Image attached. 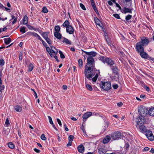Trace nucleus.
<instances>
[{
  "label": "nucleus",
  "mask_w": 154,
  "mask_h": 154,
  "mask_svg": "<svg viewBox=\"0 0 154 154\" xmlns=\"http://www.w3.org/2000/svg\"><path fill=\"white\" fill-rule=\"evenodd\" d=\"M132 17V16L131 15L128 14V15L125 17V20L127 21L128 20L130 19Z\"/></svg>",
  "instance_id": "obj_39"
},
{
  "label": "nucleus",
  "mask_w": 154,
  "mask_h": 154,
  "mask_svg": "<svg viewBox=\"0 0 154 154\" xmlns=\"http://www.w3.org/2000/svg\"><path fill=\"white\" fill-rule=\"evenodd\" d=\"M132 9L126 7H124L122 9V13L124 14H126L127 13H132Z\"/></svg>",
  "instance_id": "obj_13"
},
{
  "label": "nucleus",
  "mask_w": 154,
  "mask_h": 154,
  "mask_svg": "<svg viewBox=\"0 0 154 154\" xmlns=\"http://www.w3.org/2000/svg\"><path fill=\"white\" fill-rule=\"evenodd\" d=\"M28 22V17L27 16L25 15L23 18V24L26 25L27 24Z\"/></svg>",
  "instance_id": "obj_22"
},
{
  "label": "nucleus",
  "mask_w": 154,
  "mask_h": 154,
  "mask_svg": "<svg viewBox=\"0 0 154 154\" xmlns=\"http://www.w3.org/2000/svg\"><path fill=\"white\" fill-rule=\"evenodd\" d=\"M15 110L17 112H20L22 110V108L21 106L18 105H17L14 107Z\"/></svg>",
  "instance_id": "obj_26"
},
{
  "label": "nucleus",
  "mask_w": 154,
  "mask_h": 154,
  "mask_svg": "<svg viewBox=\"0 0 154 154\" xmlns=\"http://www.w3.org/2000/svg\"><path fill=\"white\" fill-rule=\"evenodd\" d=\"M45 39L49 45L51 44L52 42L50 38H48Z\"/></svg>",
  "instance_id": "obj_36"
},
{
  "label": "nucleus",
  "mask_w": 154,
  "mask_h": 154,
  "mask_svg": "<svg viewBox=\"0 0 154 154\" xmlns=\"http://www.w3.org/2000/svg\"><path fill=\"white\" fill-rule=\"evenodd\" d=\"M113 88L114 89H116L118 87V85L117 84L113 85H112Z\"/></svg>",
  "instance_id": "obj_57"
},
{
  "label": "nucleus",
  "mask_w": 154,
  "mask_h": 154,
  "mask_svg": "<svg viewBox=\"0 0 154 154\" xmlns=\"http://www.w3.org/2000/svg\"><path fill=\"white\" fill-rule=\"evenodd\" d=\"M74 138V136L72 135H70L68 137L69 141H72Z\"/></svg>",
  "instance_id": "obj_43"
},
{
  "label": "nucleus",
  "mask_w": 154,
  "mask_h": 154,
  "mask_svg": "<svg viewBox=\"0 0 154 154\" xmlns=\"http://www.w3.org/2000/svg\"><path fill=\"white\" fill-rule=\"evenodd\" d=\"M92 115V112H87L83 115L82 118L84 119H87L89 117L91 116Z\"/></svg>",
  "instance_id": "obj_11"
},
{
  "label": "nucleus",
  "mask_w": 154,
  "mask_h": 154,
  "mask_svg": "<svg viewBox=\"0 0 154 154\" xmlns=\"http://www.w3.org/2000/svg\"><path fill=\"white\" fill-rule=\"evenodd\" d=\"M146 135L148 139L151 140H153L154 139V136L153 135L152 132L150 131L146 132Z\"/></svg>",
  "instance_id": "obj_8"
},
{
  "label": "nucleus",
  "mask_w": 154,
  "mask_h": 154,
  "mask_svg": "<svg viewBox=\"0 0 154 154\" xmlns=\"http://www.w3.org/2000/svg\"><path fill=\"white\" fill-rule=\"evenodd\" d=\"M130 145L128 143H126L125 146V148L126 149V150H128L129 147Z\"/></svg>",
  "instance_id": "obj_42"
},
{
  "label": "nucleus",
  "mask_w": 154,
  "mask_h": 154,
  "mask_svg": "<svg viewBox=\"0 0 154 154\" xmlns=\"http://www.w3.org/2000/svg\"><path fill=\"white\" fill-rule=\"evenodd\" d=\"M138 112L140 116H143L144 117L145 116L148 112V111L147 108L143 106L139 108Z\"/></svg>",
  "instance_id": "obj_4"
},
{
  "label": "nucleus",
  "mask_w": 154,
  "mask_h": 154,
  "mask_svg": "<svg viewBox=\"0 0 154 154\" xmlns=\"http://www.w3.org/2000/svg\"><path fill=\"white\" fill-rule=\"evenodd\" d=\"M5 43L6 45H8L11 42V39L10 38H8L4 39Z\"/></svg>",
  "instance_id": "obj_24"
},
{
  "label": "nucleus",
  "mask_w": 154,
  "mask_h": 154,
  "mask_svg": "<svg viewBox=\"0 0 154 154\" xmlns=\"http://www.w3.org/2000/svg\"><path fill=\"white\" fill-rule=\"evenodd\" d=\"M83 51L86 54L90 56H91V57H95L97 55V53L94 51L89 52H86L84 51Z\"/></svg>",
  "instance_id": "obj_14"
},
{
  "label": "nucleus",
  "mask_w": 154,
  "mask_h": 154,
  "mask_svg": "<svg viewBox=\"0 0 154 154\" xmlns=\"http://www.w3.org/2000/svg\"><path fill=\"white\" fill-rule=\"evenodd\" d=\"M22 56L23 54L21 52L20 53L19 55V60H21L22 59Z\"/></svg>",
  "instance_id": "obj_54"
},
{
  "label": "nucleus",
  "mask_w": 154,
  "mask_h": 154,
  "mask_svg": "<svg viewBox=\"0 0 154 154\" xmlns=\"http://www.w3.org/2000/svg\"><path fill=\"white\" fill-rule=\"evenodd\" d=\"M105 63H107L110 66H113L114 64L113 60L111 58L109 57H106L105 58Z\"/></svg>",
  "instance_id": "obj_9"
},
{
  "label": "nucleus",
  "mask_w": 154,
  "mask_h": 154,
  "mask_svg": "<svg viewBox=\"0 0 154 154\" xmlns=\"http://www.w3.org/2000/svg\"><path fill=\"white\" fill-rule=\"evenodd\" d=\"M94 20L95 23L97 25H98L99 26L101 27V26L100 25V22L97 17H95L94 18Z\"/></svg>",
  "instance_id": "obj_23"
},
{
  "label": "nucleus",
  "mask_w": 154,
  "mask_h": 154,
  "mask_svg": "<svg viewBox=\"0 0 154 154\" xmlns=\"http://www.w3.org/2000/svg\"><path fill=\"white\" fill-rule=\"evenodd\" d=\"M41 138L42 140H45L46 139V137H45L44 134H42L41 136Z\"/></svg>",
  "instance_id": "obj_41"
},
{
  "label": "nucleus",
  "mask_w": 154,
  "mask_h": 154,
  "mask_svg": "<svg viewBox=\"0 0 154 154\" xmlns=\"http://www.w3.org/2000/svg\"><path fill=\"white\" fill-rule=\"evenodd\" d=\"M26 28L25 27H21L20 28V31L21 32H22L23 33H24L26 32L25 31Z\"/></svg>",
  "instance_id": "obj_35"
},
{
  "label": "nucleus",
  "mask_w": 154,
  "mask_h": 154,
  "mask_svg": "<svg viewBox=\"0 0 154 154\" xmlns=\"http://www.w3.org/2000/svg\"><path fill=\"white\" fill-rule=\"evenodd\" d=\"M106 57H105L103 56H100L99 57V59L102 61L103 62L105 63V58Z\"/></svg>",
  "instance_id": "obj_33"
},
{
  "label": "nucleus",
  "mask_w": 154,
  "mask_h": 154,
  "mask_svg": "<svg viewBox=\"0 0 154 154\" xmlns=\"http://www.w3.org/2000/svg\"><path fill=\"white\" fill-rule=\"evenodd\" d=\"M48 11V10L46 7H44L43 8L42 12L44 13H47Z\"/></svg>",
  "instance_id": "obj_38"
},
{
  "label": "nucleus",
  "mask_w": 154,
  "mask_h": 154,
  "mask_svg": "<svg viewBox=\"0 0 154 154\" xmlns=\"http://www.w3.org/2000/svg\"><path fill=\"white\" fill-rule=\"evenodd\" d=\"M17 18H15V19H14V20L12 22V24H14L17 21Z\"/></svg>",
  "instance_id": "obj_64"
},
{
  "label": "nucleus",
  "mask_w": 154,
  "mask_h": 154,
  "mask_svg": "<svg viewBox=\"0 0 154 154\" xmlns=\"http://www.w3.org/2000/svg\"><path fill=\"white\" fill-rule=\"evenodd\" d=\"M46 48L47 51L49 54L51 56V57H53V55H52V54L51 50L50 49V48L49 47H48L47 46V47H46Z\"/></svg>",
  "instance_id": "obj_29"
},
{
  "label": "nucleus",
  "mask_w": 154,
  "mask_h": 154,
  "mask_svg": "<svg viewBox=\"0 0 154 154\" xmlns=\"http://www.w3.org/2000/svg\"><path fill=\"white\" fill-rule=\"evenodd\" d=\"M78 62L79 66L80 67H81V66H82L83 63L82 60V59H79V60Z\"/></svg>",
  "instance_id": "obj_40"
},
{
  "label": "nucleus",
  "mask_w": 154,
  "mask_h": 154,
  "mask_svg": "<svg viewBox=\"0 0 154 154\" xmlns=\"http://www.w3.org/2000/svg\"><path fill=\"white\" fill-rule=\"evenodd\" d=\"M122 137V134L120 132L117 131L115 132L111 135V138L113 140H117Z\"/></svg>",
  "instance_id": "obj_5"
},
{
  "label": "nucleus",
  "mask_w": 154,
  "mask_h": 154,
  "mask_svg": "<svg viewBox=\"0 0 154 154\" xmlns=\"http://www.w3.org/2000/svg\"><path fill=\"white\" fill-rule=\"evenodd\" d=\"M143 45L141 44L140 42H138L136 45V51L139 53L143 52L144 51V48L143 47Z\"/></svg>",
  "instance_id": "obj_6"
},
{
  "label": "nucleus",
  "mask_w": 154,
  "mask_h": 154,
  "mask_svg": "<svg viewBox=\"0 0 154 154\" xmlns=\"http://www.w3.org/2000/svg\"><path fill=\"white\" fill-rule=\"evenodd\" d=\"M98 152L100 154H104L106 152V151L105 149L101 148L98 149Z\"/></svg>",
  "instance_id": "obj_25"
},
{
  "label": "nucleus",
  "mask_w": 154,
  "mask_h": 154,
  "mask_svg": "<svg viewBox=\"0 0 154 154\" xmlns=\"http://www.w3.org/2000/svg\"><path fill=\"white\" fill-rule=\"evenodd\" d=\"M48 117L49 119V122L51 124H53V122L52 121V119L51 118L50 116H48Z\"/></svg>",
  "instance_id": "obj_47"
},
{
  "label": "nucleus",
  "mask_w": 154,
  "mask_h": 154,
  "mask_svg": "<svg viewBox=\"0 0 154 154\" xmlns=\"http://www.w3.org/2000/svg\"><path fill=\"white\" fill-rule=\"evenodd\" d=\"M100 85L102 89L105 91L109 90L111 88V84L109 82H101Z\"/></svg>",
  "instance_id": "obj_2"
},
{
  "label": "nucleus",
  "mask_w": 154,
  "mask_h": 154,
  "mask_svg": "<svg viewBox=\"0 0 154 154\" xmlns=\"http://www.w3.org/2000/svg\"><path fill=\"white\" fill-rule=\"evenodd\" d=\"M123 105V103L121 102H120L117 103V105L118 106L120 107Z\"/></svg>",
  "instance_id": "obj_58"
},
{
  "label": "nucleus",
  "mask_w": 154,
  "mask_h": 154,
  "mask_svg": "<svg viewBox=\"0 0 154 154\" xmlns=\"http://www.w3.org/2000/svg\"><path fill=\"white\" fill-rule=\"evenodd\" d=\"M83 132L85 134H84L85 135H87V134H86V131L85 129L84 128H81Z\"/></svg>",
  "instance_id": "obj_63"
},
{
  "label": "nucleus",
  "mask_w": 154,
  "mask_h": 154,
  "mask_svg": "<svg viewBox=\"0 0 154 154\" xmlns=\"http://www.w3.org/2000/svg\"><path fill=\"white\" fill-rule=\"evenodd\" d=\"M51 52H52V53H54L55 54H57L58 52V51L57 50H56V51H54L52 49V48L51 49Z\"/></svg>",
  "instance_id": "obj_60"
},
{
  "label": "nucleus",
  "mask_w": 154,
  "mask_h": 154,
  "mask_svg": "<svg viewBox=\"0 0 154 154\" xmlns=\"http://www.w3.org/2000/svg\"><path fill=\"white\" fill-rule=\"evenodd\" d=\"M143 85L144 86V88L146 89V91H149V87L147 86H146L145 85L144 83H143Z\"/></svg>",
  "instance_id": "obj_44"
},
{
  "label": "nucleus",
  "mask_w": 154,
  "mask_h": 154,
  "mask_svg": "<svg viewBox=\"0 0 154 154\" xmlns=\"http://www.w3.org/2000/svg\"><path fill=\"white\" fill-rule=\"evenodd\" d=\"M111 138L109 136H106L103 139V143H108L110 140Z\"/></svg>",
  "instance_id": "obj_17"
},
{
  "label": "nucleus",
  "mask_w": 154,
  "mask_h": 154,
  "mask_svg": "<svg viewBox=\"0 0 154 154\" xmlns=\"http://www.w3.org/2000/svg\"><path fill=\"white\" fill-rule=\"evenodd\" d=\"M49 32H43L42 34H41V35H42V37L45 39L47 38H48V35L49 33Z\"/></svg>",
  "instance_id": "obj_21"
},
{
  "label": "nucleus",
  "mask_w": 154,
  "mask_h": 154,
  "mask_svg": "<svg viewBox=\"0 0 154 154\" xmlns=\"http://www.w3.org/2000/svg\"><path fill=\"white\" fill-rule=\"evenodd\" d=\"M59 53L60 54V57L62 59H64L65 58V57L64 55L63 54V52L59 50Z\"/></svg>",
  "instance_id": "obj_37"
},
{
  "label": "nucleus",
  "mask_w": 154,
  "mask_h": 154,
  "mask_svg": "<svg viewBox=\"0 0 154 154\" xmlns=\"http://www.w3.org/2000/svg\"><path fill=\"white\" fill-rule=\"evenodd\" d=\"M78 151L80 153H82L85 150V148L81 144L78 146L77 148Z\"/></svg>",
  "instance_id": "obj_15"
},
{
  "label": "nucleus",
  "mask_w": 154,
  "mask_h": 154,
  "mask_svg": "<svg viewBox=\"0 0 154 154\" xmlns=\"http://www.w3.org/2000/svg\"><path fill=\"white\" fill-rule=\"evenodd\" d=\"M38 40L40 41L42 40V38L40 36L37 34L36 37Z\"/></svg>",
  "instance_id": "obj_61"
},
{
  "label": "nucleus",
  "mask_w": 154,
  "mask_h": 154,
  "mask_svg": "<svg viewBox=\"0 0 154 154\" xmlns=\"http://www.w3.org/2000/svg\"><path fill=\"white\" fill-rule=\"evenodd\" d=\"M111 67V69L114 73L115 74H117L118 72V69L117 68L116 65H113L110 66Z\"/></svg>",
  "instance_id": "obj_16"
},
{
  "label": "nucleus",
  "mask_w": 154,
  "mask_h": 154,
  "mask_svg": "<svg viewBox=\"0 0 154 154\" xmlns=\"http://www.w3.org/2000/svg\"><path fill=\"white\" fill-rule=\"evenodd\" d=\"M149 42V40L148 38L144 37L142 38L141 41L139 42H140L141 44L143 46L147 45Z\"/></svg>",
  "instance_id": "obj_7"
},
{
  "label": "nucleus",
  "mask_w": 154,
  "mask_h": 154,
  "mask_svg": "<svg viewBox=\"0 0 154 154\" xmlns=\"http://www.w3.org/2000/svg\"><path fill=\"white\" fill-rule=\"evenodd\" d=\"M54 29L55 32H59L60 30V27L59 26H56L55 27Z\"/></svg>",
  "instance_id": "obj_32"
},
{
  "label": "nucleus",
  "mask_w": 154,
  "mask_h": 154,
  "mask_svg": "<svg viewBox=\"0 0 154 154\" xmlns=\"http://www.w3.org/2000/svg\"><path fill=\"white\" fill-rule=\"evenodd\" d=\"M138 128L141 132H146L147 131L146 128L143 124L139 126Z\"/></svg>",
  "instance_id": "obj_12"
},
{
  "label": "nucleus",
  "mask_w": 154,
  "mask_h": 154,
  "mask_svg": "<svg viewBox=\"0 0 154 154\" xmlns=\"http://www.w3.org/2000/svg\"><path fill=\"white\" fill-rule=\"evenodd\" d=\"M8 146L11 149H13L14 148V145L12 142H10L8 143Z\"/></svg>",
  "instance_id": "obj_31"
},
{
  "label": "nucleus",
  "mask_w": 154,
  "mask_h": 154,
  "mask_svg": "<svg viewBox=\"0 0 154 154\" xmlns=\"http://www.w3.org/2000/svg\"><path fill=\"white\" fill-rule=\"evenodd\" d=\"M26 26H27V27L30 30H32V29H34L33 28L32 26H30V25H29V24H26Z\"/></svg>",
  "instance_id": "obj_52"
},
{
  "label": "nucleus",
  "mask_w": 154,
  "mask_h": 154,
  "mask_svg": "<svg viewBox=\"0 0 154 154\" xmlns=\"http://www.w3.org/2000/svg\"><path fill=\"white\" fill-rule=\"evenodd\" d=\"M70 23L69 21L66 20L63 23V26L64 27H68L69 26H70Z\"/></svg>",
  "instance_id": "obj_28"
},
{
  "label": "nucleus",
  "mask_w": 154,
  "mask_h": 154,
  "mask_svg": "<svg viewBox=\"0 0 154 154\" xmlns=\"http://www.w3.org/2000/svg\"><path fill=\"white\" fill-rule=\"evenodd\" d=\"M33 69V64L30 63L29 65V71L31 72Z\"/></svg>",
  "instance_id": "obj_30"
},
{
  "label": "nucleus",
  "mask_w": 154,
  "mask_h": 154,
  "mask_svg": "<svg viewBox=\"0 0 154 154\" xmlns=\"http://www.w3.org/2000/svg\"><path fill=\"white\" fill-rule=\"evenodd\" d=\"M62 42L63 43L65 42L67 44H71V41L69 40L68 39L64 37L63 38V40L62 41Z\"/></svg>",
  "instance_id": "obj_27"
},
{
  "label": "nucleus",
  "mask_w": 154,
  "mask_h": 154,
  "mask_svg": "<svg viewBox=\"0 0 154 154\" xmlns=\"http://www.w3.org/2000/svg\"><path fill=\"white\" fill-rule=\"evenodd\" d=\"M145 122V118L143 116H139L136 118V122L137 123L136 127L138 128L139 126L144 124Z\"/></svg>",
  "instance_id": "obj_3"
},
{
  "label": "nucleus",
  "mask_w": 154,
  "mask_h": 154,
  "mask_svg": "<svg viewBox=\"0 0 154 154\" xmlns=\"http://www.w3.org/2000/svg\"><path fill=\"white\" fill-rule=\"evenodd\" d=\"M149 114L151 116H154V107L151 108L148 111Z\"/></svg>",
  "instance_id": "obj_20"
},
{
  "label": "nucleus",
  "mask_w": 154,
  "mask_h": 154,
  "mask_svg": "<svg viewBox=\"0 0 154 154\" xmlns=\"http://www.w3.org/2000/svg\"><path fill=\"white\" fill-rule=\"evenodd\" d=\"M106 42H107V44H108V45L109 46H111V42H110L109 41V39H106Z\"/></svg>",
  "instance_id": "obj_56"
},
{
  "label": "nucleus",
  "mask_w": 154,
  "mask_h": 154,
  "mask_svg": "<svg viewBox=\"0 0 154 154\" xmlns=\"http://www.w3.org/2000/svg\"><path fill=\"white\" fill-rule=\"evenodd\" d=\"M72 141H69L68 143L67 144L66 146H69L72 145Z\"/></svg>",
  "instance_id": "obj_59"
},
{
  "label": "nucleus",
  "mask_w": 154,
  "mask_h": 154,
  "mask_svg": "<svg viewBox=\"0 0 154 154\" xmlns=\"http://www.w3.org/2000/svg\"><path fill=\"white\" fill-rule=\"evenodd\" d=\"M80 5L81 8L84 10H86L85 6L82 3H80Z\"/></svg>",
  "instance_id": "obj_48"
},
{
  "label": "nucleus",
  "mask_w": 154,
  "mask_h": 154,
  "mask_svg": "<svg viewBox=\"0 0 154 154\" xmlns=\"http://www.w3.org/2000/svg\"><path fill=\"white\" fill-rule=\"evenodd\" d=\"M86 86L87 88L90 91H92V88L91 86L89 84H86Z\"/></svg>",
  "instance_id": "obj_34"
},
{
  "label": "nucleus",
  "mask_w": 154,
  "mask_h": 154,
  "mask_svg": "<svg viewBox=\"0 0 154 154\" xmlns=\"http://www.w3.org/2000/svg\"><path fill=\"white\" fill-rule=\"evenodd\" d=\"M140 56L143 58L145 59H147L148 57V54L145 52H141L140 53Z\"/></svg>",
  "instance_id": "obj_18"
},
{
  "label": "nucleus",
  "mask_w": 154,
  "mask_h": 154,
  "mask_svg": "<svg viewBox=\"0 0 154 154\" xmlns=\"http://www.w3.org/2000/svg\"><path fill=\"white\" fill-rule=\"evenodd\" d=\"M54 35L55 37L58 39H60L61 38L62 35L59 32H54Z\"/></svg>",
  "instance_id": "obj_19"
},
{
  "label": "nucleus",
  "mask_w": 154,
  "mask_h": 154,
  "mask_svg": "<svg viewBox=\"0 0 154 154\" xmlns=\"http://www.w3.org/2000/svg\"><path fill=\"white\" fill-rule=\"evenodd\" d=\"M87 60V62L85 66V73L87 78L89 79L94 75L95 71L97 70L95 68L94 60L92 57H89Z\"/></svg>",
  "instance_id": "obj_1"
},
{
  "label": "nucleus",
  "mask_w": 154,
  "mask_h": 154,
  "mask_svg": "<svg viewBox=\"0 0 154 154\" xmlns=\"http://www.w3.org/2000/svg\"><path fill=\"white\" fill-rule=\"evenodd\" d=\"M9 124V120L8 119H7L5 121V124L6 125V127H8V125Z\"/></svg>",
  "instance_id": "obj_50"
},
{
  "label": "nucleus",
  "mask_w": 154,
  "mask_h": 154,
  "mask_svg": "<svg viewBox=\"0 0 154 154\" xmlns=\"http://www.w3.org/2000/svg\"><path fill=\"white\" fill-rule=\"evenodd\" d=\"M40 41H42L43 45L45 47H47V43L44 41H43L42 39V40H41Z\"/></svg>",
  "instance_id": "obj_53"
},
{
  "label": "nucleus",
  "mask_w": 154,
  "mask_h": 154,
  "mask_svg": "<svg viewBox=\"0 0 154 154\" xmlns=\"http://www.w3.org/2000/svg\"><path fill=\"white\" fill-rule=\"evenodd\" d=\"M5 88V86L4 85H2V84H0V92H2V91Z\"/></svg>",
  "instance_id": "obj_45"
},
{
  "label": "nucleus",
  "mask_w": 154,
  "mask_h": 154,
  "mask_svg": "<svg viewBox=\"0 0 154 154\" xmlns=\"http://www.w3.org/2000/svg\"><path fill=\"white\" fill-rule=\"evenodd\" d=\"M34 150L35 152L37 153H39L40 152V150L39 149H38L36 148H35L34 149Z\"/></svg>",
  "instance_id": "obj_62"
},
{
  "label": "nucleus",
  "mask_w": 154,
  "mask_h": 154,
  "mask_svg": "<svg viewBox=\"0 0 154 154\" xmlns=\"http://www.w3.org/2000/svg\"><path fill=\"white\" fill-rule=\"evenodd\" d=\"M5 64V61L3 59L0 60V65L3 66Z\"/></svg>",
  "instance_id": "obj_49"
},
{
  "label": "nucleus",
  "mask_w": 154,
  "mask_h": 154,
  "mask_svg": "<svg viewBox=\"0 0 154 154\" xmlns=\"http://www.w3.org/2000/svg\"><path fill=\"white\" fill-rule=\"evenodd\" d=\"M113 16L115 17V18L118 19H120V16L119 14H114L113 15Z\"/></svg>",
  "instance_id": "obj_46"
},
{
  "label": "nucleus",
  "mask_w": 154,
  "mask_h": 154,
  "mask_svg": "<svg viewBox=\"0 0 154 154\" xmlns=\"http://www.w3.org/2000/svg\"><path fill=\"white\" fill-rule=\"evenodd\" d=\"M149 148L148 147H145L143 150V152H147L149 150Z\"/></svg>",
  "instance_id": "obj_51"
},
{
  "label": "nucleus",
  "mask_w": 154,
  "mask_h": 154,
  "mask_svg": "<svg viewBox=\"0 0 154 154\" xmlns=\"http://www.w3.org/2000/svg\"><path fill=\"white\" fill-rule=\"evenodd\" d=\"M66 31L67 32L70 34H72L74 32V29L71 25L66 27Z\"/></svg>",
  "instance_id": "obj_10"
},
{
  "label": "nucleus",
  "mask_w": 154,
  "mask_h": 154,
  "mask_svg": "<svg viewBox=\"0 0 154 154\" xmlns=\"http://www.w3.org/2000/svg\"><path fill=\"white\" fill-rule=\"evenodd\" d=\"M57 121L59 124V125L60 126H62V123L61 122V121L59 119H57Z\"/></svg>",
  "instance_id": "obj_55"
}]
</instances>
